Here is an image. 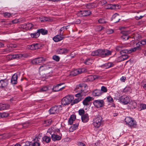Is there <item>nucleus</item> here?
Here are the masks:
<instances>
[{
  "label": "nucleus",
  "instance_id": "obj_1",
  "mask_svg": "<svg viewBox=\"0 0 146 146\" xmlns=\"http://www.w3.org/2000/svg\"><path fill=\"white\" fill-rule=\"evenodd\" d=\"M139 46H137L130 48L129 50L124 49L126 47V45L124 44H121L117 45L116 47V50L118 51H120L121 54L123 53H129L130 54L132 52L136 51L137 50H139L141 49L140 47V45L139 44Z\"/></svg>",
  "mask_w": 146,
  "mask_h": 146
},
{
  "label": "nucleus",
  "instance_id": "obj_2",
  "mask_svg": "<svg viewBox=\"0 0 146 146\" xmlns=\"http://www.w3.org/2000/svg\"><path fill=\"white\" fill-rule=\"evenodd\" d=\"M112 51L107 49H98L92 51L91 53L92 56H98L102 58L106 57L111 54Z\"/></svg>",
  "mask_w": 146,
  "mask_h": 146
},
{
  "label": "nucleus",
  "instance_id": "obj_3",
  "mask_svg": "<svg viewBox=\"0 0 146 146\" xmlns=\"http://www.w3.org/2000/svg\"><path fill=\"white\" fill-rule=\"evenodd\" d=\"M88 86L85 84H80L77 85L74 89V91L78 93L75 95L76 97H82L86 93V90Z\"/></svg>",
  "mask_w": 146,
  "mask_h": 146
},
{
  "label": "nucleus",
  "instance_id": "obj_4",
  "mask_svg": "<svg viewBox=\"0 0 146 146\" xmlns=\"http://www.w3.org/2000/svg\"><path fill=\"white\" fill-rule=\"evenodd\" d=\"M102 117L100 115L94 118L93 119V125L96 128H98L103 123Z\"/></svg>",
  "mask_w": 146,
  "mask_h": 146
},
{
  "label": "nucleus",
  "instance_id": "obj_5",
  "mask_svg": "<svg viewBox=\"0 0 146 146\" xmlns=\"http://www.w3.org/2000/svg\"><path fill=\"white\" fill-rule=\"evenodd\" d=\"M126 123L129 126L131 127H135L137 125V123L133 118L129 117H126L125 119Z\"/></svg>",
  "mask_w": 146,
  "mask_h": 146
},
{
  "label": "nucleus",
  "instance_id": "obj_6",
  "mask_svg": "<svg viewBox=\"0 0 146 146\" xmlns=\"http://www.w3.org/2000/svg\"><path fill=\"white\" fill-rule=\"evenodd\" d=\"M73 97L70 95H68L63 98L61 101L62 105H66L70 103L73 100Z\"/></svg>",
  "mask_w": 146,
  "mask_h": 146
},
{
  "label": "nucleus",
  "instance_id": "obj_7",
  "mask_svg": "<svg viewBox=\"0 0 146 146\" xmlns=\"http://www.w3.org/2000/svg\"><path fill=\"white\" fill-rule=\"evenodd\" d=\"M61 105L55 106L51 108L49 110L50 114H56L58 113L60 110H62Z\"/></svg>",
  "mask_w": 146,
  "mask_h": 146
},
{
  "label": "nucleus",
  "instance_id": "obj_8",
  "mask_svg": "<svg viewBox=\"0 0 146 146\" xmlns=\"http://www.w3.org/2000/svg\"><path fill=\"white\" fill-rule=\"evenodd\" d=\"M86 72H87V70L85 68H79L72 71L71 72V74L75 76L78 74Z\"/></svg>",
  "mask_w": 146,
  "mask_h": 146
},
{
  "label": "nucleus",
  "instance_id": "obj_9",
  "mask_svg": "<svg viewBox=\"0 0 146 146\" xmlns=\"http://www.w3.org/2000/svg\"><path fill=\"white\" fill-rule=\"evenodd\" d=\"M46 60V58L40 57L36 58L32 61L33 64L36 65L40 63H43Z\"/></svg>",
  "mask_w": 146,
  "mask_h": 146
},
{
  "label": "nucleus",
  "instance_id": "obj_10",
  "mask_svg": "<svg viewBox=\"0 0 146 146\" xmlns=\"http://www.w3.org/2000/svg\"><path fill=\"white\" fill-rule=\"evenodd\" d=\"M93 104L95 107L98 108L104 106V102L102 100H94L93 101Z\"/></svg>",
  "mask_w": 146,
  "mask_h": 146
},
{
  "label": "nucleus",
  "instance_id": "obj_11",
  "mask_svg": "<svg viewBox=\"0 0 146 146\" xmlns=\"http://www.w3.org/2000/svg\"><path fill=\"white\" fill-rule=\"evenodd\" d=\"M119 101L124 104H127L129 102V97L126 95H123L121 96L118 99Z\"/></svg>",
  "mask_w": 146,
  "mask_h": 146
},
{
  "label": "nucleus",
  "instance_id": "obj_12",
  "mask_svg": "<svg viewBox=\"0 0 146 146\" xmlns=\"http://www.w3.org/2000/svg\"><path fill=\"white\" fill-rule=\"evenodd\" d=\"M91 13V11L89 10H82L78 11V15L79 16L86 17L89 16Z\"/></svg>",
  "mask_w": 146,
  "mask_h": 146
},
{
  "label": "nucleus",
  "instance_id": "obj_13",
  "mask_svg": "<svg viewBox=\"0 0 146 146\" xmlns=\"http://www.w3.org/2000/svg\"><path fill=\"white\" fill-rule=\"evenodd\" d=\"M23 55L21 54H15L8 55L7 56V58L9 60H11L14 59H18L21 58Z\"/></svg>",
  "mask_w": 146,
  "mask_h": 146
},
{
  "label": "nucleus",
  "instance_id": "obj_14",
  "mask_svg": "<svg viewBox=\"0 0 146 146\" xmlns=\"http://www.w3.org/2000/svg\"><path fill=\"white\" fill-rule=\"evenodd\" d=\"M9 83L8 80L3 79L0 80V88H6Z\"/></svg>",
  "mask_w": 146,
  "mask_h": 146
},
{
  "label": "nucleus",
  "instance_id": "obj_15",
  "mask_svg": "<svg viewBox=\"0 0 146 146\" xmlns=\"http://www.w3.org/2000/svg\"><path fill=\"white\" fill-rule=\"evenodd\" d=\"M92 98L90 96L86 97L83 100L82 103L84 106H87L89 105L90 102L92 100Z\"/></svg>",
  "mask_w": 146,
  "mask_h": 146
},
{
  "label": "nucleus",
  "instance_id": "obj_16",
  "mask_svg": "<svg viewBox=\"0 0 146 146\" xmlns=\"http://www.w3.org/2000/svg\"><path fill=\"white\" fill-rule=\"evenodd\" d=\"M68 50L66 48H58L56 50V52L58 54H65L68 52Z\"/></svg>",
  "mask_w": 146,
  "mask_h": 146
},
{
  "label": "nucleus",
  "instance_id": "obj_17",
  "mask_svg": "<svg viewBox=\"0 0 146 146\" xmlns=\"http://www.w3.org/2000/svg\"><path fill=\"white\" fill-rule=\"evenodd\" d=\"M22 27L23 29L26 30H29L31 29L34 26V25L32 23H27L24 24L23 25H22Z\"/></svg>",
  "mask_w": 146,
  "mask_h": 146
},
{
  "label": "nucleus",
  "instance_id": "obj_18",
  "mask_svg": "<svg viewBox=\"0 0 146 146\" xmlns=\"http://www.w3.org/2000/svg\"><path fill=\"white\" fill-rule=\"evenodd\" d=\"M30 48L32 50H35L40 48L41 45L37 43H33L30 46Z\"/></svg>",
  "mask_w": 146,
  "mask_h": 146
},
{
  "label": "nucleus",
  "instance_id": "obj_19",
  "mask_svg": "<svg viewBox=\"0 0 146 146\" xmlns=\"http://www.w3.org/2000/svg\"><path fill=\"white\" fill-rule=\"evenodd\" d=\"M102 94V92L100 90L96 89L93 91L92 93V95L93 96H100Z\"/></svg>",
  "mask_w": 146,
  "mask_h": 146
},
{
  "label": "nucleus",
  "instance_id": "obj_20",
  "mask_svg": "<svg viewBox=\"0 0 146 146\" xmlns=\"http://www.w3.org/2000/svg\"><path fill=\"white\" fill-rule=\"evenodd\" d=\"M82 121L84 123L87 122L89 120L88 114L86 113L81 116Z\"/></svg>",
  "mask_w": 146,
  "mask_h": 146
},
{
  "label": "nucleus",
  "instance_id": "obj_21",
  "mask_svg": "<svg viewBox=\"0 0 146 146\" xmlns=\"http://www.w3.org/2000/svg\"><path fill=\"white\" fill-rule=\"evenodd\" d=\"M17 74H14L12 76L11 79V83L12 84H16L17 83Z\"/></svg>",
  "mask_w": 146,
  "mask_h": 146
},
{
  "label": "nucleus",
  "instance_id": "obj_22",
  "mask_svg": "<svg viewBox=\"0 0 146 146\" xmlns=\"http://www.w3.org/2000/svg\"><path fill=\"white\" fill-rule=\"evenodd\" d=\"M113 65L114 64L112 62H110L105 63L101 65L100 67L105 69H107L110 67H113Z\"/></svg>",
  "mask_w": 146,
  "mask_h": 146
},
{
  "label": "nucleus",
  "instance_id": "obj_23",
  "mask_svg": "<svg viewBox=\"0 0 146 146\" xmlns=\"http://www.w3.org/2000/svg\"><path fill=\"white\" fill-rule=\"evenodd\" d=\"M7 47L8 48L6 49L5 51L7 52H9L12 51L13 50V49L16 48V45L13 44H11L8 46Z\"/></svg>",
  "mask_w": 146,
  "mask_h": 146
},
{
  "label": "nucleus",
  "instance_id": "obj_24",
  "mask_svg": "<svg viewBox=\"0 0 146 146\" xmlns=\"http://www.w3.org/2000/svg\"><path fill=\"white\" fill-rule=\"evenodd\" d=\"M125 53H123L121 54V56L118 57V60L119 61H123L128 58V56Z\"/></svg>",
  "mask_w": 146,
  "mask_h": 146
},
{
  "label": "nucleus",
  "instance_id": "obj_25",
  "mask_svg": "<svg viewBox=\"0 0 146 146\" xmlns=\"http://www.w3.org/2000/svg\"><path fill=\"white\" fill-rule=\"evenodd\" d=\"M51 138L52 141H54L59 140L61 138V137L59 135L55 134L52 135Z\"/></svg>",
  "mask_w": 146,
  "mask_h": 146
},
{
  "label": "nucleus",
  "instance_id": "obj_26",
  "mask_svg": "<svg viewBox=\"0 0 146 146\" xmlns=\"http://www.w3.org/2000/svg\"><path fill=\"white\" fill-rule=\"evenodd\" d=\"M42 139L44 143L45 142V143H47L50 141L51 138L50 137L45 136L42 137Z\"/></svg>",
  "mask_w": 146,
  "mask_h": 146
},
{
  "label": "nucleus",
  "instance_id": "obj_27",
  "mask_svg": "<svg viewBox=\"0 0 146 146\" xmlns=\"http://www.w3.org/2000/svg\"><path fill=\"white\" fill-rule=\"evenodd\" d=\"M63 37L58 35H57L53 38V40L55 42H58L63 39Z\"/></svg>",
  "mask_w": 146,
  "mask_h": 146
},
{
  "label": "nucleus",
  "instance_id": "obj_28",
  "mask_svg": "<svg viewBox=\"0 0 146 146\" xmlns=\"http://www.w3.org/2000/svg\"><path fill=\"white\" fill-rule=\"evenodd\" d=\"M64 84V83H60L57 84L56 86H54L52 89L53 91L54 92H58L60 91V89H59V86Z\"/></svg>",
  "mask_w": 146,
  "mask_h": 146
},
{
  "label": "nucleus",
  "instance_id": "obj_29",
  "mask_svg": "<svg viewBox=\"0 0 146 146\" xmlns=\"http://www.w3.org/2000/svg\"><path fill=\"white\" fill-rule=\"evenodd\" d=\"M137 106L136 103L135 101L131 102L129 104V106L131 109H133L135 108Z\"/></svg>",
  "mask_w": 146,
  "mask_h": 146
},
{
  "label": "nucleus",
  "instance_id": "obj_30",
  "mask_svg": "<svg viewBox=\"0 0 146 146\" xmlns=\"http://www.w3.org/2000/svg\"><path fill=\"white\" fill-rule=\"evenodd\" d=\"M125 31H123L122 32V33L123 34L121 36V38L124 40H127L129 38V36H128L127 33H125Z\"/></svg>",
  "mask_w": 146,
  "mask_h": 146
},
{
  "label": "nucleus",
  "instance_id": "obj_31",
  "mask_svg": "<svg viewBox=\"0 0 146 146\" xmlns=\"http://www.w3.org/2000/svg\"><path fill=\"white\" fill-rule=\"evenodd\" d=\"M40 35V33L38 30L36 32L32 33L30 34L31 37L33 38H37Z\"/></svg>",
  "mask_w": 146,
  "mask_h": 146
},
{
  "label": "nucleus",
  "instance_id": "obj_32",
  "mask_svg": "<svg viewBox=\"0 0 146 146\" xmlns=\"http://www.w3.org/2000/svg\"><path fill=\"white\" fill-rule=\"evenodd\" d=\"M93 61L92 59L90 58H87L84 62V63L86 65H89L92 63Z\"/></svg>",
  "mask_w": 146,
  "mask_h": 146
},
{
  "label": "nucleus",
  "instance_id": "obj_33",
  "mask_svg": "<svg viewBox=\"0 0 146 146\" xmlns=\"http://www.w3.org/2000/svg\"><path fill=\"white\" fill-rule=\"evenodd\" d=\"M40 34V33L42 35H45L47 34L48 31L43 29H39L38 30Z\"/></svg>",
  "mask_w": 146,
  "mask_h": 146
},
{
  "label": "nucleus",
  "instance_id": "obj_34",
  "mask_svg": "<svg viewBox=\"0 0 146 146\" xmlns=\"http://www.w3.org/2000/svg\"><path fill=\"white\" fill-rule=\"evenodd\" d=\"M108 7L107 8V9H115L116 5L114 4H108L107 5Z\"/></svg>",
  "mask_w": 146,
  "mask_h": 146
},
{
  "label": "nucleus",
  "instance_id": "obj_35",
  "mask_svg": "<svg viewBox=\"0 0 146 146\" xmlns=\"http://www.w3.org/2000/svg\"><path fill=\"white\" fill-rule=\"evenodd\" d=\"M78 98L74 99L72 103L71 104V105H72L74 104H76L80 101L82 99L81 97H77Z\"/></svg>",
  "mask_w": 146,
  "mask_h": 146
},
{
  "label": "nucleus",
  "instance_id": "obj_36",
  "mask_svg": "<svg viewBox=\"0 0 146 146\" xmlns=\"http://www.w3.org/2000/svg\"><path fill=\"white\" fill-rule=\"evenodd\" d=\"M98 22L100 24H102L106 23L107 22L105 19L104 18H100L98 20Z\"/></svg>",
  "mask_w": 146,
  "mask_h": 146
},
{
  "label": "nucleus",
  "instance_id": "obj_37",
  "mask_svg": "<svg viewBox=\"0 0 146 146\" xmlns=\"http://www.w3.org/2000/svg\"><path fill=\"white\" fill-rule=\"evenodd\" d=\"M146 109V104H141L139 108V111L144 110Z\"/></svg>",
  "mask_w": 146,
  "mask_h": 146
},
{
  "label": "nucleus",
  "instance_id": "obj_38",
  "mask_svg": "<svg viewBox=\"0 0 146 146\" xmlns=\"http://www.w3.org/2000/svg\"><path fill=\"white\" fill-rule=\"evenodd\" d=\"M105 28L103 27H102L100 25H99L97 26L95 28V30L96 31H100L104 29Z\"/></svg>",
  "mask_w": 146,
  "mask_h": 146
},
{
  "label": "nucleus",
  "instance_id": "obj_39",
  "mask_svg": "<svg viewBox=\"0 0 146 146\" xmlns=\"http://www.w3.org/2000/svg\"><path fill=\"white\" fill-rule=\"evenodd\" d=\"M20 125L22 126V128H26L29 125V123L28 122H26L22 123Z\"/></svg>",
  "mask_w": 146,
  "mask_h": 146
},
{
  "label": "nucleus",
  "instance_id": "obj_40",
  "mask_svg": "<svg viewBox=\"0 0 146 146\" xmlns=\"http://www.w3.org/2000/svg\"><path fill=\"white\" fill-rule=\"evenodd\" d=\"M95 5L92 3H89L86 5V7L88 9H90L95 7Z\"/></svg>",
  "mask_w": 146,
  "mask_h": 146
},
{
  "label": "nucleus",
  "instance_id": "obj_41",
  "mask_svg": "<svg viewBox=\"0 0 146 146\" xmlns=\"http://www.w3.org/2000/svg\"><path fill=\"white\" fill-rule=\"evenodd\" d=\"M52 59L56 62H58L60 60V58L58 56L54 55L52 56Z\"/></svg>",
  "mask_w": 146,
  "mask_h": 146
},
{
  "label": "nucleus",
  "instance_id": "obj_42",
  "mask_svg": "<svg viewBox=\"0 0 146 146\" xmlns=\"http://www.w3.org/2000/svg\"><path fill=\"white\" fill-rule=\"evenodd\" d=\"M48 89V88L46 86H43L41 88L38 90L39 92H43L46 91Z\"/></svg>",
  "mask_w": 146,
  "mask_h": 146
},
{
  "label": "nucleus",
  "instance_id": "obj_43",
  "mask_svg": "<svg viewBox=\"0 0 146 146\" xmlns=\"http://www.w3.org/2000/svg\"><path fill=\"white\" fill-rule=\"evenodd\" d=\"M42 68H44V69H45L49 68H50V67L49 66L48 64V66H47V65L45 64H44V65L41 66H40L39 68L40 70H42V69L41 70V69Z\"/></svg>",
  "mask_w": 146,
  "mask_h": 146
},
{
  "label": "nucleus",
  "instance_id": "obj_44",
  "mask_svg": "<svg viewBox=\"0 0 146 146\" xmlns=\"http://www.w3.org/2000/svg\"><path fill=\"white\" fill-rule=\"evenodd\" d=\"M78 125V123L73 124L71 126V129H72L73 130H75L77 128Z\"/></svg>",
  "mask_w": 146,
  "mask_h": 146
},
{
  "label": "nucleus",
  "instance_id": "obj_45",
  "mask_svg": "<svg viewBox=\"0 0 146 146\" xmlns=\"http://www.w3.org/2000/svg\"><path fill=\"white\" fill-rule=\"evenodd\" d=\"M32 145V146H40V143L38 140L34 141Z\"/></svg>",
  "mask_w": 146,
  "mask_h": 146
},
{
  "label": "nucleus",
  "instance_id": "obj_46",
  "mask_svg": "<svg viewBox=\"0 0 146 146\" xmlns=\"http://www.w3.org/2000/svg\"><path fill=\"white\" fill-rule=\"evenodd\" d=\"M52 120L51 119H49L45 121L44 122L46 124V125L48 126L51 124Z\"/></svg>",
  "mask_w": 146,
  "mask_h": 146
},
{
  "label": "nucleus",
  "instance_id": "obj_47",
  "mask_svg": "<svg viewBox=\"0 0 146 146\" xmlns=\"http://www.w3.org/2000/svg\"><path fill=\"white\" fill-rule=\"evenodd\" d=\"M101 91L103 93L106 92L108 91L107 88L104 86H102L101 87Z\"/></svg>",
  "mask_w": 146,
  "mask_h": 146
},
{
  "label": "nucleus",
  "instance_id": "obj_48",
  "mask_svg": "<svg viewBox=\"0 0 146 146\" xmlns=\"http://www.w3.org/2000/svg\"><path fill=\"white\" fill-rule=\"evenodd\" d=\"M141 85L143 88L146 90V80H143L141 82Z\"/></svg>",
  "mask_w": 146,
  "mask_h": 146
},
{
  "label": "nucleus",
  "instance_id": "obj_49",
  "mask_svg": "<svg viewBox=\"0 0 146 146\" xmlns=\"http://www.w3.org/2000/svg\"><path fill=\"white\" fill-rule=\"evenodd\" d=\"M88 79L89 81H92L94 80L95 79L94 77L90 75L88 76Z\"/></svg>",
  "mask_w": 146,
  "mask_h": 146
},
{
  "label": "nucleus",
  "instance_id": "obj_50",
  "mask_svg": "<svg viewBox=\"0 0 146 146\" xmlns=\"http://www.w3.org/2000/svg\"><path fill=\"white\" fill-rule=\"evenodd\" d=\"M138 43H140L142 45H144L146 44V38L142 40Z\"/></svg>",
  "mask_w": 146,
  "mask_h": 146
},
{
  "label": "nucleus",
  "instance_id": "obj_51",
  "mask_svg": "<svg viewBox=\"0 0 146 146\" xmlns=\"http://www.w3.org/2000/svg\"><path fill=\"white\" fill-rule=\"evenodd\" d=\"M107 100L108 102L110 103H112L113 101V99L110 96L107 97Z\"/></svg>",
  "mask_w": 146,
  "mask_h": 146
},
{
  "label": "nucleus",
  "instance_id": "obj_52",
  "mask_svg": "<svg viewBox=\"0 0 146 146\" xmlns=\"http://www.w3.org/2000/svg\"><path fill=\"white\" fill-rule=\"evenodd\" d=\"M85 111L83 109H80L78 111V113L80 115H83L85 114L84 113Z\"/></svg>",
  "mask_w": 146,
  "mask_h": 146
},
{
  "label": "nucleus",
  "instance_id": "obj_53",
  "mask_svg": "<svg viewBox=\"0 0 146 146\" xmlns=\"http://www.w3.org/2000/svg\"><path fill=\"white\" fill-rule=\"evenodd\" d=\"M3 110H7L9 108L10 106L8 104H3Z\"/></svg>",
  "mask_w": 146,
  "mask_h": 146
},
{
  "label": "nucleus",
  "instance_id": "obj_54",
  "mask_svg": "<svg viewBox=\"0 0 146 146\" xmlns=\"http://www.w3.org/2000/svg\"><path fill=\"white\" fill-rule=\"evenodd\" d=\"M114 32L113 30L112 29H108L106 31V33L108 34L112 33Z\"/></svg>",
  "mask_w": 146,
  "mask_h": 146
},
{
  "label": "nucleus",
  "instance_id": "obj_55",
  "mask_svg": "<svg viewBox=\"0 0 146 146\" xmlns=\"http://www.w3.org/2000/svg\"><path fill=\"white\" fill-rule=\"evenodd\" d=\"M4 15L6 18H9L10 17L11 14L9 13L6 12L4 13Z\"/></svg>",
  "mask_w": 146,
  "mask_h": 146
},
{
  "label": "nucleus",
  "instance_id": "obj_56",
  "mask_svg": "<svg viewBox=\"0 0 146 146\" xmlns=\"http://www.w3.org/2000/svg\"><path fill=\"white\" fill-rule=\"evenodd\" d=\"M9 114L8 113H4L1 114V117H7L9 115Z\"/></svg>",
  "mask_w": 146,
  "mask_h": 146
},
{
  "label": "nucleus",
  "instance_id": "obj_57",
  "mask_svg": "<svg viewBox=\"0 0 146 146\" xmlns=\"http://www.w3.org/2000/svg\"><path fill=\"white\" fill-rule=\"evenodd\" d=\"M77 145L78 146H86L84 143L82 142H79L77 143Z\"/></svg>",
  "mask_w": 146,
  "mask_h": 146
},
{
  "label": "nucleus",
  "instance_id": "obj_58",
  "mask_svg": "<svg viewBox=\"0 0 146 146\" xmlns=\"http://www.w3.org/2000/svg\"><path fill=\"white\" fill-rule=\"evenodd\" d=\"M70 118L72 119L73 121H74L76 119V115H71Z\"/></svg>",
  "mask_w": 146,
  "mask_h": 146
},
{
  "label": "nucleus",
  "instance_id": "obj_59",
  "mask_svg": "<svg viewBox=\"0 0 146 146\" xmlns=\"http://www.w3.org/2000/svg\"><path fill=\"white\" fill-rule=\"evenodd\" d=\"M118 16L119 15L118 14L115 13L112 16V18L114 19L116 18H118Z\"/></svg>",
  "mask_w": 146,
  "mask_h": 146
},
{
  "label": "nucleus",
  "instance_id": "obj_60",
  "mask_svg": "<svg viewBox=\"0 0 146 146\" xmlns=\"http://www.w3.org/2000/svg\"><path fill=\"white\" fill-rule=\"evenodd\" d=\"M143 16H140L139 17L137 16L135 17V18L137 20H139L142 18Z\"/></svg>",
  "mask_w": 146,
  "mask_h": 146
},
{
  "label": "nucleus",
  "instance_id": "obj_61",
  "mask_svg": "<svg viewBox=\"0 0 146 146\" xmlns=\"http://www.w3.org/2000/svg\"><path fill=\"white\" fill-rule=\"evenodd\" d=\"M31 142L29 141H27L26 142L25 145L23 146H30Z\"/></svg>",
  "mask_w": 146,
  "mask_h": 146
},
{
  "label": "nucleus",
  "instance_id": "obj_62",
  "mask_svg": "<svg viewBox=\"0 0 146 146\" xmlns=\"http://www.w3.org/2000/svg\"><path fill=\"white\" fill-rule=\"evenodd\" d=\"M73 121H74L72 119L69 118L68 121V123L70 125H71L73 123Z\"/></svg>",
  "mask_w": 146,
  "mask_h": 146
},
{
  "label": "nucleus",
  "instance_id": "obj_63",
  "mask_svg": "<svg viewBox=\"0 0 146 146\" xmlns=\"http://www.w3.org/2000/svg\"><path fill=\"white\" fill-rule=\"evenodd\" d=\"M64 27H61L60 29V35H61L62 34V33H61V32L62 31H63L64 30V29H64Z\"/></svg>",
  "mask_w": 146,
  "mask_h": 146
},
{
  "label": "nucleus",
  "instance_id": "obj_64",
  "mask_svg": "<svg viewBox=\"0 0 146 146\" xmlns=\"http://www.w3.org/2000/svg\"><path fill=\"white\" fill-rule=\"evenodd\" d=\"M126 79V77L125 76H122L120 78V80L123 82H125V80Z\"/></svg>",
  "mask_w": 146,
  "mask_h": 146
}]
</instances>
